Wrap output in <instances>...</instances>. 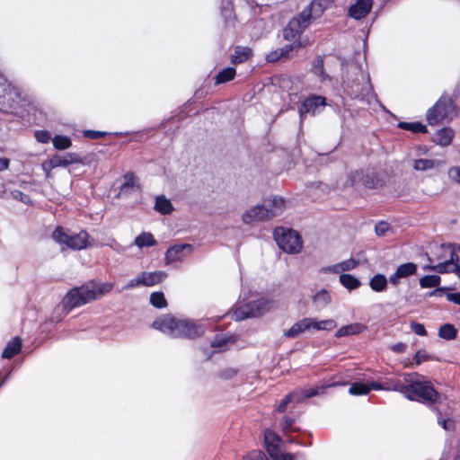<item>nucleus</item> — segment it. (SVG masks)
<instances>
[{"mask_svg":"<svg viewBox=\"0 0 460 460\" xmlns=\"http://www.w3.org/2000/svg\"><path fill=\"white\" fill-rule=\"evenodd\" d=\"M152 327L173 339L196 340L204 335L205 323L191 318H179L171 314L155 319Z\"/></svg>","mask_w":460,"mask_h":460,"instance_id":"obj_1","label":"nucleus"},{"mask_svg":"<svg viewBox=\"0 0 460 460\" xmlns=\"http://www.w3.org/2000/svg\"><path fill=\"white\" fill-rule=\"evenodd\" d=\"M460 95V87L456 85L452 93L444 92L438 100L426 112V120L429 126L450 122L459 114L456 100Z\"/></svg>","mask_w":460,"mask_h":460,"instance_id":"obj_2","label":"nucleus"},{"mask_svg":"<svg viewBox=\"0 0 460 460\" xmlns=\"http://www.w3.org/2000/svg\"><path fill=\"white\" fill-rule=\"evenodd\" d=\"M405 389L403 396L410 401L433 404L438 401L440 394L429 380L417 372L404 374Z\"/></svg>","mask_w":460,"mask_h":460,"instance_id":"obj_3","label":"nucleus"},{"mask_svg":"<svg viewBox=\"0 0 460 460\" xmlns=\"http://www.w3.org/2000/svg\"><path fill=\"white\" fill-rule=\"evenodd\" d=\"M22 99L21 89L13 85L0 71V111L14 113Z\"/></svg>","mask_w":460,"mask_h":460,"instance_id":"obj_4","label":"nucleus"},{"mask_svg":"<svg viewBox=\"0 0 460 460\" xmlns=\"http://www.w3.org/2000/svg\"><path fill=\"white\" fill-rule=\"evenodd\" d=\"M312 13L309 8L304 9L293 17L283 29V38L288 41H301L300 37L311 24Z\"/></svg>","mask_w":460,"mask_h":460,"instance_id":"obj_5","label":"nucleus"},{"mask_svg":"<svg viewBox=\"0 0 460 460\" xmlns=\"http://www.w3.org/2000/svg\"><path fill=\"white\" fill-rule=\"evenodd\" d=\"M93 289H88L86 283L68 290L61 301L62 310L68 314L75 307L82 306L94 300Z\"/></svg>","mask_w":460,"mask_h":460,"instance_id":"obj_6","label":"nucleus"},{"mask_svg":"<svg viewBox=\"0 0 460 460\" xmlns=\"http://www.w3.org/2000/svg\"><path fill=\"white\" fill-rule=\"evenodd\" d=\"M273 235L278 246L284 252L295 254L302 250V240L296 231L290 228L277 227Z\"/></svg>","mask_w":460,"mask_h":460,"instance_id":"obj_7","label":"nucleus"},{"mask_svg":"<svg viewBox=\"0 0 460 460\" xmlns=\"http://www.w3.org/2000/svg\"><path fill=\"white\" fill-rule=\"evenodd\" d=\"M349 181L351 186L361 183L367 189H377L385 185V181L382 175L374 170H358L351 172Z\"/></svg>","mask_w":460,"mask_h":460,"instance_id":"obj_8","label":"nucleus"},{"mask_svg":"<svg viewBox=\"0 0 460 460\" xmlns=\"http://www.w3.org/2000/svg\"><path fill=\"white\" fill-rule=\"evenodd\" d=\"M267 305L264 299L252 300L236 308L233 314V319L243 321L247 318L261 316Z\"/></svg>","mask_w":460,"mask_h":460,"instance_id":"obj_9","label":"nucleus"},{"mask_svg":"<svg viewBox=\"0 0 460 460\" xmlns=\"http://www.w3.org/2000/svg\"><path fill=\"white\" fill-rule=\"evenodd\" d=\"M346 385L347 382L341 380V378L332 377L329 381H326L321 385H317L311 388H304L302 390L297 391L299 393V395L296 398V403H301L305 399L324 394L328 388L335 386H344Z\"/></svg>","mask_w":460,"mask_h":460,"instance_id":"obj_10","label":"nucleus"},{"mask_svg":"<svg viewBox=\"0 0 460 460\" xmlns=\"http://www.w3.org/2000/svg\"><path fill=\"white\" fill-rule=\"evenodd\" d=\"M270 219L269 208L266 204L257 205L246 210L242 216V221L245 225H254L257 222Z\"/></svg>","mask_w":460,"mask_h":460,"instance_id":"obj_11","label":"nucleus"},{"mask_svg":"<svg viewBox=\"0 0 460 460\" xmlns=\"http://www.w3.org/2000/svg\"><path fill=\"white\" fill-rule=\"evenodd\" d=\"M326 105V99L320 95H311L303 101L298 106V113L300 121L302 122L305 116L308 113L314 115L316 109L320 106Z\"/></svg>","mask_w":460,"mask_h":460,"instance_id":"obj_12","label":"nucleus"},{"mask_svg":"<svg viewBox=\"0 0 460 460\" xmlns=\"http://www.w3.org/2000/svg\"><path fill=\"white\" fill-rule=\"evenodd\" d=\"M188 250L189 252L192 251V245L190 243H177L170 246L164 254V261L166 265H171L174 262L181 261L183 260V251Z\"/></svg>","mask_w":460,"mask_h":460,"instance_id":"obj_13","label":"nucleus"},{"mask_svg":"<svg viewBox=\"0 0 460 460\" xmlns=\"http://www.w3.org/2000/svg\"><path fill=\"white\" fill-rule=\"evenodd\" d=\"M373 0H357L349 8V15L355 20L365 18L371 11Z\"/></svg>","mask_w":460,"mask_h":460,"instance_id":"obj_14","label":"nucleus"},{"mask_svg":"<svg viewBox=\"0 0 460 460\" xmlns=\"http://www.w3.org/2000/svg\"><path fill=\"white\" fill-rule=\"evenodd\" d=\"M89 246H91L90 235L85 230H81L77 234H70L66 244L67 248L75 251L84 250Z\"/></svg>","mask_w":460,"mask_h":460,"instance_id":"obj_15","label":"nucleus"},{"mask_svg":"<svg viewBox=\"0 0 460 460\" xmlns=\"http://www.w3.org/2000/svg\"><path fill=\"white\" fill-rule=\"evenodd\" d=\"M124 182L119 188V197H127L135 190H139V184L137 183V178L133 172H128L123 175Z\"/></svg>","mask_w":460,"mask_h":460,"instance_id":"obj_16","label":"nucleus"},{"mask_svg":"<svg viewBox=\"0 0 460 460\" xmlns=\"http://www.w3.org/2000/svg\"><path fill=\"white\" fill-rule=\"evenodd\" d=\"M144 287H153L163 282L168 276L166 271H143L140 273Z\"/></svg>","mask_w":460,"mask_h":460,"instance_id":"obj_17","label":"nucleus"},{"mask_svg":"<svg viewBox=\"0 0 460 460\" xmlns=\"http://www.w3.org/2000/svg\"><path fill=\"white\" fill-rule=\"evenodd\" d=\"M310 330V317H305L295 323L288 331H286L284 332V336L288 339H294L302 332Z\"/></svg>","mask_w":460,"mask_h":460,"instance_id":"obj_18","label":"nucleus"},{"mask_svg":"<svg viewBox=\"0 0 460 460\" xmlns=\"http://www.w3.org/2000/svg\"><path fill=\"white\" fill-rule=\"evenodd\" d=\"M455 136V131L450 127H444L438 129L436 133L433 141L441 146H447L452 143Z\"/></svg>","mask_w":460,"mask_h":460,"instance_id":"obj_19","label":"nucleus"},{"mask_svg":"<svg viewBox=\"0 0 460 460\" xmlns=\"http://www.w3.org/2000/svg\"><path fill=\"white\" fill-rule=\"evenodd\" d=\"M367 330V326L360 323H354L348 325L341 326L335 333L336 338L346 337L349 335H356Z\"/></svg>","mask_w":460,"mask_h":460,"instance_id":"obj_20","label":"nucleus"},{"mask_svg":"<svg viewBox=\"0 0 460 460\" xmlns=\"http://www.w3.org/2000/svg\"><path fill=\"white\" fill-rule=\"evenodd\" d=\"M22 340L20 337H13L10 341L5 345L3 352L2 358L10 359L17 355L22 349Z\"/></svg>","mask_w":460,"mask_h":460,"instance_id":"obj_21","label":"nucleus"},{"mask_svg":"<svg viewBox=\"0 0 460 460\" xmlns=\"http://www.w3.org/2000/svg\"><path fill=\"white\" fill-rule=\"evenodd\" d=\"M86 286H87L88 289H93V296H95L94 300H96V299L102 297V296H104L105 294L111 292L113 288V284H111V283H108V282L98 283L93 280L87 282Z\"/></svg>","mask_w":460,"mask_h":460,"instance_id":"obj_22","label":"nucleus"},{"mask_svg":"<svg viewBox=\"0 0 460 460\" xmlns=\"http://www.w3.org/2000/svg\"><path fill=\"white\" fill-rule=\"evenodd\" d=\"M154 208L155 211L164 216L170 215L174 209L171 200L164 195H160L155 198Z\"/></svg>","mask_w":460,"mask_h":460,"instance_id":"obj_23","label":"nucleus"},{"mask_svg":"<svg viewBox=\"0 0 460 460\" xmlns=\"http://www.w3.org/2000/svg\"><path fill=\"white\" fill-rule=\"evenodd\" d=\"M263 204L268 206L269 214L270 215V218H272L281 214L285 207V200L281 197L274 196L272 199L265 201Z\"/></svg>","mask_w":460,"mask_h":460,"instance_id":"obj_24","label":"nucleus"},{"mask_svg":"<svg viewBox=\"0 0 460 460\" xmlns=\"http://www.w3.org/2000/svg\"><path fill=\"white\" fill-rule=\"evenodd\" d=\"M220 13L226 25L234 22L235 15L232 0H221Z\"/></svg>","mask_w":460,"mask_h":460,"instance_id":"obj_25","label":"nucleus"},{"mask_svg":"<svg viewBox=\"0 0 460 460\" xmlns=\"http://www.w3.org/2000/svg\"><path fill=\"white\" fill-rule=\"evenodd\" d=\"M134 244L137 247L142 249L145 247L155 246L157 244V242L151 233L143 232L135 238Z\"/></svg>","mask_w":460,"mask_h":460,"instance_id":"obj_26","label":"nucleus"},{"mask_svg":"<svg viewBox=\"0 0 460 460\" xmlns=\"http://www.w3.org/2000/svg\"><path fill=\"white\" fill-rule=\"evenodd\" d=\"M252 50L248 47L236 46L232 55L231 62L234 65L241 64L250 58Z\"/></svg>","mask_w":460,"mask_h":460,"instance_id":"obj_27","label":"nucleus"},{"mask_svg":"<svg viewBox=\"0 0 460 460\" xmlns=\"http://www.w3.org/2000/svg\"><path fill=\"white\" fill-rule=\"evenodd\" d=\"M387 279L384 274L377 273L369 280V287L375 292H384L387 288Z\"/></svg>","mask_w":460,"mask_h":460,"instance_id":"obj_28","label":"nucleus"},{"mask_svg":"<svg viewBox=\"0 0 460 460\" xmlns=\"http://www.w3.org/2000/svg\"><path fill=\"white\" fill-rule=\"evenodd\" d=\"M397 127L401 129L411 131L412 133H428L427 126L420 121L406 122L400 121Z\"/></svg>","mask_w":460,"mask_h":460,"instance_id":"obj_29","label":"nucleus"},{"mask_svg":"<svg viewBox=\"0 0 460 460\" xmlns=\"http://www.w3.org/2000/svg\"><path fill=\"white\" fill-rule=\"evenodd\" d=\"M340 282L341 284L347 288L349 291H352L360 287V280L349 273H343L340 275Z\"/></svg>","mask_w":460,"mask_h":460,"instance_id":"obj_30","label":"nucleus"},{"mask_svg":"<svg viewBox=\"0 0 460 460\" xmlns=\"http://www.w3.org/2000/svg\"><path fill=\"white\" fill-rule=\"evenodd\" d=\"M337 326V323L332 319L317 321L314 318L310 317V327L311 330L315 331H332Z\"/></svg>","mask_w":460,"mask_h":460,"instance_id":"obj_31","label":"nucleus"},{"mask_svg":"<svg viewBox=\"0 0 460 460\" xmlns=\"http://www.w3.org/2000/svg\"><path fill=\"white\" fill-rule=\"evenodd\" d=\"M153 130V128H146V129H143V130H139V131H135V132H128V131H125V132H114V133H110L111 135H114V136H119V137H124V136H131V138L129 141H134V142H142V141H145L146 139H147L148 136H149V133Z\"/></svg>","mask_w":460,"mask_h":460,"instance_id":"obj_32","label":"nucleus"},{"mask_svg":"<svg viewBox=\"0 0 460 460\" xmlns=\"http://www.w3.org/2000/svg\"><path fill=\"white\" fill-rule=\"evenodd\" d=\"M236 75L235 68L232 66H228L219 71L217 75L215 76V84H221L227 83L234 78Z\"/></svg>","mask_w":460,"mask_h":460,"instance_id":"obj_33","label":"nucleus"},{"mask_svg":"<svg viewBox=\"0 0 460 460\" xmlns=\"http://www.w3.org/2000/svg\"><path fill=\"white\" fill-rule=\"evenodd\" d=\"M312 72L322 78V80L330 79V76L324 71V57L317 56L312 64Z\"/></svg>","mask_w":460,"mask_h":460,"instance_id":"obj_34","label":"nucleus"},{"mask_svg":"<svg viewBox=\"0 0 460 460\" xmlns=\"http://www.w3.org/2000/svg\"><path fill=\"white\" fill-rule=\"evenodd\" d=\"M313 302L316 306L323 308L332 302V297L326 289L322 288L314 295Z\"/></svg>","mask_w":460,"mask_h":460,"instance_id":"obj_35","label":"nucleus"},{"mask_svg":"<svg viewBox=\"0 0 460 460\" xmlns=\"http://www.w3.org/2000/svg\"><path fill=\"white\" fill-rule=\"evenodd\" d=\"M457 330L451 323H445L438 330V336L446 341H452L456 338Z\"/></svg>","mask_w":460,"mask_h":460,"instance_id":"obj_36","label":"nucleus"},{"mask_svg":"<svg viewBox=\"0 0 460 460\" xmlns=\"http://www.w3.org/2000/svg\"><path fill=\"white\" fill-rule=\"evenodd\" d=\"M385 391L399 392L403 395L405 384L397 378H389L384 382Z\"/></svg>","mask_w":460,"mask_h":460,"instance_id":"obj_37","label":"nucleus"},{"mask_svg":"<svg viewBox=\"0 0 460 460\" xmlns=\"http://www.w3.org/2000/svg\"><path fill=\"white\" fill-rule=\"evenodd\" d=\"M438 164V162L436 160L427 159V158H420V159L414 160L413 169L416 171L423 172V171L432 169Z\"/></svg>","mask_w":460,"mask_h":460,"instance_id":"obj_38","label":"nucleus"},{"mask_svg":"<svg viewBox=\"0 0 460 460\" xmlns=\"http://www.w3.org/2000/svg\"><path fill=\"white\" fill-rule=\"evenodd\" d=\"M70 234H67L64 227L58 226L53 231L51 237L58 244H64L66 246Z\"/></svg>","mask_w":460,"mask_h":460,"instance_id":"obj_39","label":"nucleus"},{"mask_svg":"<svg viewBox=\"0 0 460 460\" xmlns=\"http://www.w3.org/2000/svg\"><path fill=\"white\" fill-rule=\"evenodd\" d=\"M53 146L57 150H66L72 146V140L67 136H55L52 138Z\"/></svg>","mask_w":460,"mask_h":460,"instance_id":"obj_40","label":"nucleus"},{"mask_svg":"<svg viewBox=\"0 0 460 460\" xmlns=\"http://www.w3.org/2000/svg\"><path fill=\"white\" fill-rule=\"evenodd\" d=\"M441 279L438 275H425L420 279V285L423 288H437L439 286Z\"/></svg>","mask_w":460,"mask_h":460,"instance_id":"obj_41","label":"nucleus"},{"mask_svg":"<svg viewBox=\"0 0 460 460\" xmlns=\"http://www.w3.org/2000/svg\"><path fill=\"white\" fill-rule=\"evenodd\" d=\"M398 274L403 278H408L417 271V265L413 262H406L399 265L396 269Z\"/></svg>","mask_w":460,"mask_h":460,"instance_id":"obj_42","label":"nucleus"},{"mask_svg":"<svg viewBox=\"0 0 460 460\" xmlns=\"http://www.w3.org/2000/svg\"><path fill=\"white\" fill-rule=\"evenodd\" d=\"M150 304L158 309H162L166 307L167 301L164 297V295L161 291L153 292L150 295Z\"/></svg>","mask_w":460,"mask_h":460,"instance_id":"obj_43","label":"nucleus"},{"mask_svg":"<svg viewBox=\"0 0 460 460\" xmlns=\"http://www.w3.org/2000/svg\"><path fill=\"white\" fill-rule=\"evenodd\" d=\"M349 393L351 395L359 396V395H367L369 394V388L367 384L355 382L351 384Z\"/></svg>","mask_w":460,"mask_h":460,"instance_id":"obj_44","label":"nucleus"},{"mask_svg":"<svg viewBox=\"0 0 460 460\" xmlns=\"http://www.w3.org/2000/svg\"><path fill=\"white\" fill-rule=\"evenodd\" d=\"M298 395H299V393L298 392H295V391L288 394L287 395H285L283 397V399L280 401V402L279 403V405L277 407V411L280 412V413L285 412L287 411L288 405L291 402H296V398H297Z\"/></svg>","mask_w":460,"mask_h":460,"instance_id":"obj_45","label":"nucleus"},{"mask_svg":"<svg viewBox=\"0 0 460 460\" xmlns=\"http://www.w3.org/2000/svg\"><path fill=\"white\" fill-rule=\"evenodd\" d=\"M438 424L447 431H455L456 421L451 418L444 419L440 411L437 412Z\"/></svg>","mask_w":460,"mask_h":460,"instance_id":"obj_46","label":"nucleus"},{"mask_svg":"<svg viewBox=\"0 0 460 460\" xmlns=\"http://www.w3.org/2000/svg\"><path fill=\"white\" fill-rule=\"evenodd\" d=\"M281 438L272 429H267L264 432V444L268 445H281Z\"/></svg>","mask_w":460,"mask_h":460,"instance_id":"obj_47","label":"nucleus"},{"mask_svg":"<svg viewBox=\"0 0 460 460\" xmlns=\"http://www.w3.org/2000/svg\"><path fill=\"white\" fill-rule=\"evenodd\" d=\"M295 421H296L295 418L290 417V416H285L279 424L281 430L284 431L286 434L288 432L299 431L298 428L293 427V424L295 423Z\"/></svg>","mask_w":460,"mask_h":460,"instance_id":"obj_48","label":"nucleus"},{"mask_svg":"<svg viewBox=\"0 0 460 460\" xmlns=\"http://www.w3.org/2000/svg\"><path fill=\"white\" fill-rule=\"evenodd\" d=\"M302 47H303V44L301 41H296V42L290 41V43L286 44L282 48L279 49V55L282 58H288L289 56L290 52H292L294 50H297Z\"/></svg>","mask_w":460,"mask_h":460,"instance_id":"obj_49","label":"nucleus"},{"mask_svg":"<svg viewBox=\"0 0 460 460\" xmlns=\"http://www.w3.org/2000/svg\"><path fill=\"white\" fill-rule=\"evenodd\" d=\"M49 165L50 169L58 167L68 166L67 160L65 155H55L49 160Z\"/></svg>","mask_w":460,"mask_h":460,"instance_id":"obj_50","label":"nucleus"},{"mask_svg":"<svg viewBox=\"0 0 460 460\" xmlns=\"http://www.w3.org/2000/svg\"><path fill=\"white\" fill-rule=\"evenodd\" d=\"M230 338L226 335L217 334L211 341V347L218 349L219 351L224 350V347L229 342Z\"/></svg>","mask_w":460,"mask_h":460,"instance_id":"obj_51","label":"nucleus"},{"mask_svg":"<svg viewBox=\"0 0 460 460\" xmlns=\"http://www.w3.org/2000/svg\"><path fill=\"white\" fill-rule=\"evenodd\" d=\"M452 266L447 261L440 262L435 266H429L427 269L434 270L439 274L452 273Z\"/></svg>","mask_w":460,"mask_h":460,"instance_id":"obj_52","label":"nucleus"},{"mask_svg":"<svg viewBox=\"0 0 460 460\" xmlns=\"http://www.w3.org/2000/svg\"><path fill=\"white\" fill-rule=\"evenodd\" d=\"M431 358L430 355L428 354L426 349H420L416 351L413 357V363L415 365H420L421 363L428 361Z\"/></svg>","mask_w":460,"mask_h":460,"instance_id":"obj_53","label":"nucleus"},{"mask_svg":"<svg viewBox=\"0 0 460 460\" xmlns=\"http://www.w3.org/2000/svg\"><path fill=\"white\" fill-rule=\"evenodd\" d=\"M34 137L39 143L47 144L51 140V134L49 131L41 129L34 132Z\"/></svg>","mask_w":460,"mask_h":460,"instance_id":"obj_54","label":"nucleus"},{"mask_svg":"<svg viewBox=\"0 0 460 460\" xmlns=\"http://www.w3.org/2000/svg\"><path fill=\"white\" fill-rule=\"evenodd\" d=\"M358 265V261L354 259H349L339 263L341 271H349L355 269Z\"/></svg>","mask_w":460,"mask_h":460,"instance_id":"obj_55","label":"nucleus"},{"mask_svg":"<svg viewBox=\"0 0 460 460\" xmlns=\"http://www.w3.org/2000/svg\"><path fill=\"white\" fill-rule=\"evenodd\" d=\"M12 195L15 199H17L24 204L31 203V197L28 194L23 193L22 191H21L19 190H14L13 191H12Z\"/></svg>","mask_w":460,"mask_h":460,"instance_id":"obj_56","label":"nucleus"},{"mask_svg":"<svg viewBox=\"0 0 460 460\" xmlns=\"http://www.w3.org/2000/svg\"><path fill=\"white\" fill-rule=\"evenodd\" d=\"M108 133L105 131H99V130H85L84 132V137L90 138V139H100L106 136Z\"/></svg>","mask_w":460,"mask_h":460,"instance_id":"obj_57","label":"nucleus"},{"mask_svg":"<svg viewBox=\"0 0 460 460\" xmlns=\"http://www.w3.org/2000/svg\"><path fill=\"white\" fill-rule=\"evenodd\" d=\"M411 329L415 334H417L419 336H426L427 335V331L425 329V326L422 323L412 322L411 323Z\"/></svg>","mask_w":460,"mask_h":460,"instance_id":"obj_58","label":"nucleus"},{"mask_svg":"<svg viewBox=\"0 0 460 460\" xmlns=\"http://www.w3.org/2000/svg\"><path fill=\"white\" fill-rule=\"evenodd\" d=\"M65 156H66V159L67 160L68 165L74 164H84L83 159L76 153L69 152V153H66L65 155Z\"/></svg>","mask_w":460,"mask_h":460,"instance_id":"obj_59","label":"nucleus"},{"mask_svg":"<svg viewBox=\"0 0 460 460\" xmlns=\"http://www.w3.org/2000/svg\"><path fill=\"white\" fill-rule=\"evenodd\" d=\"M388 230H389V224L385 221H381V222L377 223L375 226V232L378 236L385 235Z\"/></svg>","mask_w":460,"mask_h":460,"instance_id":"obj_60","label":"nucleus"},{"mask_svg":"<svg viewBox=\"0 0 460 460\" xmlns=\"http://www.w3.org/2000/svg\"><path fill=\"white\" fill-rule=\"evenodd\" d=\"M267 456L261 450H252L251 451L248 456V460H265Z\"/></svg>","mask_w":460,"mask_h":460,"instance_id":"obj_61","label":"nucleus"},{"mask_svg":"<svg viewBox=\"0 0 460 460\" xmlns=\"http://www.w3.org/2000/svg\"><path fill=\"white\" fill-rule=\"evenodd\" d=\"M137 286H143L141 274H138L135 279H130L125 286V289H131Z\"/></svg>","mask_w":460,"mask_h":460,"instance_id":"obj_62","label":"nucleus"},{"mask_svg":"<svg viewBox=\"0 0 460 460\" xmlns=\"http://www.w3.org/2000/svg\"><path fill=\"white\" fill-rule=\"evenodd\" d=\"M265 447L271 458H276V456L282 452L280 450V445H268V447Z\"/></svg>","mask_w":460,"mask_h":460,"instance_id":"obj_63","label":"nucleus"},{"mask_svg":"<svg viewBox=\"0 0 460 460\" xmlns=\"http://www.w3.org/2000/svg\"><path fill=\"white\" fill-rule=\"evenodd\" d=\"M449 177L456 181L457 183H460V166L458 167H452L448 172Z\"/></svg>","mask_w":460,"mask_h":460,"instance_id":"obj_64","label":"nucleus"}]
</instances>
